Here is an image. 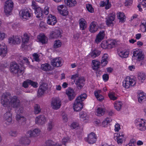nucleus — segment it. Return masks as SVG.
<instances>
[{
    "instance_id": "1",
    "label": "nucleus",
    "mask_w": 146,
    "mask_h": 146,
    "mask_svg": "<svg viewBox=\"0 0 146 146\" xmlns=\"http://www.w3.org/2000/svg\"><path fill=\"white\" fill-rule=\"evenodd\" d=\"M1 102L5 107L16 108L21 105V102L17 96L11 97V94L7 92L3 94L1 98Z\"/></svg>"
},
{
    "instance_id": "2",
    "label": "nucleus",
    "mask_w": 146,
    "mask_h": 146,
    "mask_svg": "<svg viewBox=\"0 0 146 146\" xmlns=\"http://www.w3.org/2000/svg\"><path fill=\"white\" fill-rule=\"evenodd\" d=\"M87 97V95L84 93L81 94L77 98L73 107L75 111H79L82 109L83 106V101Z\"/></svg>"
},
{
    "instance_id": "3",
    "label": "nucleus",
    "mask_w": 146,
    "mask_h": 146,
    "mask_svg": "<svg viewBox=\"0 0 146 146\" xmlns=\"http://www.w3.org/2000/svg\"><path fill=\"white\" fill-rule=\"evenodd\" d=\"M137 83L136 78L133 76H127L123 82V87L126 89H129L135 86Z\"/></svg>"
},
{
    "instance_id": "4",
    "label": "nucleus",
    "mask_w": 146,
    "mask_h": 146,
    "mask_svg": "<svg viewBox=\"0 0 146 146\" xmlns=\"http://www.w3.org/2000/svg\"><path fill=\"white\" fill-rule=\"evenodd\" d=\"M71 78L74 80V82L78 89H81L84 86L85 80L83 77L79 76L78 75H73Z\"/></svg>"
},
{
    "instance_id": "5",
    "label": "nucleus",
    "mask_w": 146,
    "mask_h": 146,
    "mask_svg": "<svg viewBox=\"0 0 146 146\" xmlns=\"http://www.w3.org/2000/svg\"><path fill=\"white\" fill-rule=\"evenodd\" d=\"M13 7V3L11 0L6 1L5 4L4 10L6 15L11 14Z\"/></svg>"
},
{
    "instance_id": "6",
    "label": "nucleus",
    "mask_w": 146,
    "mask_h": 146,
    "mask_svg": "<svg viewBox=\"0 0 146 146\" xmlns=\"http://www.w3.org/2000/svg\"><path fill=\"white\" fill-rule=\"evenodd\" d=\"M10 71L13 73L18 74H19L23 73V69L19 68L18 64L15 62H11L10 66Z\"/></svg>"
},
{
    "instance_id": "7",
    "label": "nucleus",
    "mask_w": 146,
    "mask_h": 146,
    "mask_svg": "<svg viewBox=\"0 0 146 146\" xmlns=\"http://www.w3.org/2000/svg\"><path fill=\"white\" fill-rule=\"evenodd\" d=\"M19 14L21 18L24 21L30 19L32 15L31 11H29L27 9L21 10Z\"/></svg>"
},
{
    "instance_id": "8",
    "label": "nucleus",
    "mask_w": 146,
    "mask_h": 146,
    "mask_svg": "<svg viewBox=\"0 0 146 146\" xmlns=\"http://www.w3.org/2000/svg\"><path fill=\"white\" fill-rule=\"evenodd\" d=\"M21 37L20 36H11L8 38V42L10 45L19 44L21 41Z\"/></svg>"
},
{
    "instance_id": "9",
    "label": "nucleus",
    "mask_w": 146,
    "mask_h": 146,
    "mask_svg": "<svg viewBox=\"0 0 146 146\" xmlns=\"http://www.w3.org/2000/svg\"><path fill=\"white\" fill-rule=\"evenodd\" d=\"M144 57V56L142 51L141 50H138L133 52L132 60H135L138 61H140L143 60Z\"/></svg>"
},
{
    "instance_id": "10",
    "label": "nucleus",
    "mask_w": 146,
    "mask_h": 146,
    "mask_svg": "<svg viewBox=\"0 0 146 146\" xmlns=\"http://www.w3.org/2000/svg\"><path fill=\"white\" fill-rule=\"evenodd\" d=\"M97 140L96 135L93 132H91L88 134V136L84 138L85 141L89 144H93L95 143Z\"/></svg>"
},
{
    "instance_id": "11",
    "label": "nucleus",
    "mask_w": 146,
    "mask_h": 146,
    "mask_svg": "<svg viewBox=\"0 0 146 146\" xmlns=\"http://www.w3.org/2000/svg\"><path fill=\"white\" fill-rule=\"evenodd\" d=\"M61 105V101L58 98H54L52 99L51 102V106L53 109L56 110L58 109Z\"/></svg>"
},
{
    "instance_id": "12",
    "label": "nucleus",
    "mask_w": 146,
    "mask_h": 146,
    "mask_svg": "<svg viewBox=\"0 0 146 146\" xmlns=\"http://www.w3.org/2000/svg\"><path fill=\"white\" fill-rule=\"evenodd\" d=\"M62 60L61 58H56L51 60V64L54 67L61 66L62 64Z\"/></svg>"
},
{
    "instance_id": "13",
    "label": "nucleus",
    "mask_w": 146,
    "mask_h": 146,
    "mask_svg": "<svg viewBox=\"0 0 146 146\" xmlns=\"http://www.w3.org/2000/svg\"><path fill=\"white\" fill-rule=\"evenodd\" d=\"M40 132L39 128H35L28 131L27 133V135L30 137H36L39 135Z\"/></svg>"
},
{
    "instance_id": "14",
    "label": "nucleus",
    "mask_w": 146,
    "mask_h": 146,
    "mask_svg": "<svg viewBox=\"0 0 146 146\" xmlns=\"http://www.w3.org/2000/svg\"><path fill=\"white\" fill-rule=\"evenodd\" d=\"M137 127L146 128V120L143 119L137 118L135 121Z\"/></svg>"
},
{
    "instance_id": "15",
    "label": "nucleus",
    "mask_w": 146,
    "mask_h": 146,
    "mask_svg": "<svg viewBox=\"0 0 146 146\" xmlns=\"http://www.w3.org/2000/svg\"><path fill=\"white\" fill-rule=\"evenodd\" d=\"M48 88V86L46 84H42L39 87L38 91L37 96L40 97L43 95Z\"/></svg>"
},
{
    "instance_id": "16",
    "label": "nucleus",
    "mask_w": 146,
    "mask_h": 146,
    "mask_svg": "<svg viewBox=\"0 0 146 146\" xmlns=\"http://www.w3.org/2000/svg\"><path fill=\"white\" fill-rule=\"evenodd\" d=\"M57 10L58 12L62 15L66 16L68 14L67 7L63 5H58L57 7Z\"/></svg>"
},
{
    "instance_id": "17",
    "label": "nucleus",
    "mask_w": 146,
    "mask_h": 146,
    "mask_svg": "<svg viewBox=\"0 0 146 146\" xmlns=\"http://www.w3.org/2000/svg\"><path fill=\"white\" fill-rule=\"evenodd\" d=\"M105 109L103 106H99L96 111V114L98 116H101L105 113Z\"/></svg>"
},
{
    "instance_id": "18",
    "label": "nucleus",
    "mask_w": 146,
    "mask_h": 146,
    "mask_svg": "<svg viewBox=\"0 0 146 146\" xmlns=\"http://www.w3.org/2000/svg\"><path fill=\"white\" fill-rule=\"evenodd\" d=\"M47 23L51 25H54L57 22L55 16L50 14L47 18Z\"/></svg>"
},
{
    "instance_id": "19",
    "label": "nucleus",
    "mask_w": 146,
    "mask_h": 146,
    "mask_svg": "<svg viewBox=\"0 0 146 146\" xmlns=\"http://www.w3.org/2000/svg\"><path fill=\"white\" fill-rule=\"evenodd\" d=\"M46 118L44 115H42L38 116L36 117L35 122L37 124H42L46 122Z\"/></svg>"
},
{
    "instance_id": "20",
    "label": "nucleus",
    "mask_w": 146,
    "mask_h": 146,
    "mask_svg": "<svg viewBox=\"0 0 146 146\" xmlns=\"http://www.w3.org/2000/svg\"><path fill=\"white\" fill-rule=\"evenodd\" d=\"M21 37L22 39V43L21 46L23 48H24L27 46V44L28 43L29 39V37L28 35L26 33L24 34L23 36Z\"/></svg>"
},
{
    "instance_id": "21",
    "label": "nucleus",
    "mask_w": 146,
    "mask_h": 146,
    "mask_svg": "<svg viewBox=\"0 0 146 146\" xmlns=\"http://www.w3.org/2000/svg\"><path fill=\"white\" fill-rule=\"evenodd\" d=\"M105 35L104 31H100L96 36L95 42L97 44L100 43L104 38Z\"/></svg>"
},
{
    "instance_id": "22",
    "label": "nucleus",
    "mask_w": 146,
    "mask_h": 146,
    "mask_svg": "<svg viewBox=\"0 0 146 146\" xmlns=\"http://www.w3.org/2000/svg\"><path fill=\"white\" fill-rule=\"evenodd\" d=\"M94 94L96 98L99 101L101 102L104 100V97L102 95V92L101 90L95 91Z\"/></svg>"
},
{
    "instance_id": "23",
    "label": "nucleus",
    "mask_w": 146,
    "mask_h": 146,
    "mask_svg": "<svg viewBox=\"0 0 146 146\" xmlns=\"http://www.w3.org/2000/svg\"><path fill=\"white\" fill-rule=\"evenodd\" d=\"M115 15L114 13L110 14L106 19V24L108 25H110L115 19Z\"/></svg>"
},
{
    "instance_id": "24",
    "label": "nucleus",
    "mask_w": 146,
    "mask_h": 146,
    "mask_svg": "<svg viewBox=\"0 0 146 146\" xmlns=\"http://www.w3.org/2000/svg\"><path fill=\"white\" fill-rule=\"evenodd\" d=\"M7 49L5 44H0V56L4 57L6 55L7 52Z\"/></svg>"
},
{
    "instance_id": "25",
    "label": "nucleus",
    "mask_w": 146,
    "mask_h": 146,
    "mask_svg": "<svg viewBox=\"0 0 146 146\" xmlns=\"http://www.w3.org/2000/svg\"><path fill=\"white\" fill-rule=\"evenodd\" d=\"M3 119L9 123L11 122L12 120V114L10 111L6 112L3 115Z\"/></svg>"
},
{
    "instance_id": "26",
    "label": "nucleus",
    "mask_w": 146,
    "mask_h": 146,
    "mask_svg": "<svg viewBox=\"0 0 146 146\" xmlns=\"http://www.w3.org/2000/svg\"><path fill=\"white\" fill-rule=\"evenodd\" d=\"M66 93L70 100L73 99L75 95L74 90L71 88H69L66 91Z\"/></svg>"
},
{
    "instance_id": "27",
    "label": "nucleus",
    "mask_w": 146,
    "mask_h": 146,
    "mask_svg": "<svg viewBox=\"0 0 146 146\" xmlns=\"http://www.w3.org/2000/svg\"><path fill=\"white\" fill-rule=\"evenodd\" d=\"M98 28V25L97 23L95 22H93L90 24V31L91 33H95L97 31Z\"/></svg>"
},
{
    "instance_id": "28",
    "label": "nucleus",
    "mask_w": 146,
    "mask_h": 146,
    "mask_svg": "<svg viewBox=\"0 0 146 146\" xmlns=\"http://www.w3.org/2000/svg\"><path fill=\"white\" fill-rule=\"evenodd\" d=\"M39 41L42 44L46 43L47 42V38L44 34H40L37 36Z\"/></svg>"
},
{
    "instance_id": "29",
    "label": "nucleus",
    "mask_w": 146,
    "mask_h": 146,
    "mask_svg": "<svg viewBox=\"0 0 146 146\" xmlns=\"http://www.w3.org/2000/svg\"><path fill=\"white\" fill-rule=\"evenodd\" d=\"M137 78L138 82L140 83L143 82L146 78V75L143 72H139L137 74Z\"/></svg>"
},
{
    "instance_id": "30",
    "label": "nucleus",
    "mask_w": 146,
    "mask_h": 146,
    "mask_svg": "<svg viewBox=\"0 0 146 146\" xmlns=\"http://www.w3.org/2000/svg\"><path fill=\"white\" fill-rule=\"evenodd\" d=\"M61 32L58 30H56L51 32L50 37L51 38H57L61 37Z\"/></svg>"
},
{
    "instance_id": "31",
    "label": "nucleus",
    "mask_w": 146,
    "mask_h": 146,
    "mask_svg": "<svg viewBox=\"0 0 146 146\" xmlns=\"http://www.w3.org/2000/svg\"><path fill=\"white\" fill-rule=\"evenodd\" d=\"M108 55L106 53L104 54L102 57L101 60V64L103 66H105L108 63Z\"/></svg>"
},
{
    "instance_id": "32",
    "label": "nucleus",
    "mask_w": 146,
    "mask_h": 146,
    "mask_svg": "<svg viewBox=\"0 0 146 146\" xmlns=\"http://www.w3.org/2000/svg\"><path fill=\"white\" fill-rule=\"evenodd\" d=\"M20 143L24 145H29L31 141L29 138L25 136L22 137L19 140Z\"/></svg>"
},
{
    "instance_id": "33",
    "label": "nucleus",
    "mask_w": 146,
    "mask_h": 146,
    "mask_svg": "<svg viewBox=\"0 0 146 146\" xmlns=\"http://www.w3.org/2000/svg\"><path fill=\"white\" fill-rule=\"evenodd\" d=\"M137 93L138 102L141 103L145 98V94L141 91H139Z\"/></svg>"
},
{
    "instance_id": "34",
    "label": "nucleus",
    "mask_w": 146,
    "mask_h": 146,
    "mask_svg": "<svg viewBox=\"0 0 146 146\" xmlns=\"http://www.w3.org/2000/svg\"><path fill=\"white\" fill-rule=\"evenodd\" d=\"M19 59L18 60H17L20 65L22 66L23 64V62L26 63L27 64H29V62L27 58L23 57L22 56H20Z\"/></svg>"
},
{
    "instance_id": "35",
    "label": "nucleus",
    "mask_w": 146,
    "mask_h": 146,
    "mask_svg": "<svg viewBox=\"0 0 146 146\" xmlns=\"http://www.w3.org/2000/svg\"><path fill=\"white\" fill-rule=\"evenodd\" d=\"M65 3L67 6L69 7H73L77 4L76 0H64Z\"/></svg>"
},
{
    "instance_id": "36",
    "label": "nucleus",
    "mask_w": 146,
    "mask_h": 146,
    "mask_svg": "<svg viewBox=\"0 0 146 146\" xmlns=\"http://www.w3.org/2000/svg\"><path fill=\"white\" fill-rule=\"evenodd\" d=\"M16 120L19 123H24L26 121V118L24 116L19 114H17L16 116Z\"/></svg>"
},
{
    "instance_id": "37",
    "label": "nucleus",
    "mask_w": 146,
    "mask_h": 146,
    "mask_svg": "<svg viewBox=\"0 0 146 146\" xmlns=\"http://www.w3.org/2000/svg\"><path fill=\"white\" fill-rule=\"evenodd\" d=\"M117 53L119 56L122 58L127 57L129 54L127 51L122 50L118 51Z\"/></svg>"
},
{
    "instance_id": "38",
    "label": "nucleus",
    "mask_w": 146,
    "mask_h": 146,
    "mask_svg": "<svg viewBox=\"0 0 146 146\" xmlns=\"http://www.w3.org/2000/svg\"><path fill=\"white\" fill-rule=\"evenodd\" d=\"M79 25L80 29L82 30H84L86 28L87 25L85 20L82 18L79 20Z\"/></svg>"
},
{
    "instance_id": "39",
    "label": "nucleus",
    "mask_w": 146,
    "mask_h": 146,
    "mask_svg": "<svg viewBox=\"0 0 146 146\" xmlns=\"http://www.w3.org/2000/svg\"><path fill=\"white\" fill-rule=\"evenodd\" d=\"M41 68L42 70L46 71H49L51 69L50 65L47 63L42 64Z\"/></svg>"
},
{
    "instance_id": "40",
    "label": "nucleus",
    "mask_w": 146,
    "mask_h": 146,
    "mask_svg": "<svg viewBox=\"0 0 146 146\" xmlns=\"http://www.w3.org/2000/svg\"><path fill=\"white\" fill-rule=\"evenodd\" d=\"M35 10V14L37 18H39L42 16L43 13L42 9L38 7Z\"/></svg>"
},
{
    "instance_id": "41",
    "label": "nucleus",
    "mask_w": 146,
    "mask_h": 146,
    "mask_svg": "<svg viewBox=\"0 0 146 146\" xmlns=\"http://www.w3.org/2000/svg\"><path fill=\"white\" fill-rule=\"evenodd\" d=\"M101 52L100 51L97 50H95L93 51L89 55V56L91 57L92 58H94L96 57L99 56Z\"/></svg>"
},
{
    "instance_id": "42",
    "label": "nucleus",
    "mask_w": 146,
    "mask_h": 146,
    "mask_svg": "<svg viewBox=\"0 0 146 146\" xmlns=\"http://www.w3.org/2000/svg\"><path fill=\"white\" fill-rule=\"evenodd\" d=\"M100 5L102 7L105 6V8L106 9H109L111 7V4L109 2V0H106L105 1L102 2Z\"/></svg>"
},
{
    "instance_id": "43",
    "label": "nucleus",
    "mask_w": 146,
    "mask_h": 146,
    "mask_svg": "<svg viewBox=\"0 0 146 146\" xmlns=\"http://www.w3.org/2000/svg\"><path fill=\"white\" fill-rule=\"evenodd\" d=\"M117 17L119 19L120 22H123L125 21V17L124 14L123 13L119 12L117 13Z\"/></svg>"
},
{
    "instance_id": "44",
    "label": "nucleus",
    "mask_w": 146,
    "mask_h": 146,
    "mask_svg": "<svg viewBox=\"0 0 146 146\" xmlns=\"http://www.w3.org/2000/svg\"><path fill=\"white\" fill-rule=\"evenodd\" d=\"M122 103L120 101H116L114 103V108L117 111H119L121 109L122 105Z\"/></svg>"
},
{
    "instance_id": "45",
    "label": "nucleus",
    "mask_w": 146,
    "mask_h": 146,
    "mask_svg": "<svg viewBox=\"0 0 146 146\" xmlns=\"http://www.w3.org/2000/svg\"><path fill=\"white\" fill-rule=\"evenodd\" d=\"M140 27V30L142 32H146V20H142Z\"/></svg>"
},
{
    "instance_id": "46",
    "label": "nucleus",
    "mask_w": 146,
    "mask_h": 146,
    "mask_svg": "<svg viewBox=\"0 0 146 146\" xmlns=\"http://www.w3.org/2000/svg\"><path fill=\"white\" fill-rule=\"evenodd\" d=\"M93 65V69L96 70L98 68L100 65V62L96 60H94L92 61Z\"/></svg>"
},
{
    "instance_id": "47",
    "label": "nucleus",
    "mask_w": 146,
    "mask_h": 146,
    "mask_svg": "<svg viewBox=\"0 0 146 146\" xmlns=\"http://www.w3.org/2000/svg\"><path fill=\"white\" fill-rule=\"evenodd\" d=\"M108 44V49H111L114 47L116 42L113 40H107Z\"/></svg>"
},
{
    "instance_id": "48",
    "label": "nucleus",
    "mask_w": 146,
    "mask_h": 146,
    "mask_svg": "<svg viewBox=\"0 0 146 146\" xmlns=\"http://www.w3.org/2000/svg\"><path fill=\"white\" fill-rule=\"evenodd\" d=\"M115 140L117 141L118 144L121 145L124 140V137L122 136H117L115 137Z\"/></svg>"
},
{
    "instance_id": "49",
    "label": "nucleus",
    "mask_w": 146,
    "mask_h": 146,
    "mask_svg": "<svg viewBox=\"0 0 146 146\" xmlns=\"http://www.w3.org/2000/svg\"><path fill=\"white\" fill-rule=\"evenodd\" d=\"M62 45V42L59 40H55L54 43L53 47L56 48L60 47Z\"/></svg>"
},
{
    "instance_id": "50",
    "label": "nucleus",
    "mask_w": 146,
    "mask_h": 146,
    "mask_svg": "<svg viewBox=\"0 0 146 146\" xmlns=\"http://www.w3.org/2000/svg\"><path fill=\"white\" fill-rule=\"evenodd\" d=\"M108 96L110 99L113 100H115L117 98V97L115 93L111 92L108 94Z\"/></svg>"
},
{
    "instance_id": "51",
    "label": "nucleus",
    "mask_w": 146,
    "mask_h": 146,
    "mask_svg": "<svg viewBox=\"0 0 146 146\" xmlns=\"http://www.w3.org/2000/svg\"><path fill=\"white\" fill-rule=\"evenodd\" d=\"M41 109L39 105L36 104L34 107V112L35 114H38L40 112Z\"/></svg>"
},
{
    "instance_id": "52",
    "label": "nucleus",
    "mask_w": 146,
    "mask_h": 146,
    "mask_svg": "<svg viewBox=\"0 0 146 146\" xmlns=\"http://www.w3.org/2000/svg\"><path fill=\"white\" fill-rule=\"evenodd\" d=\"M70 141V138L69 137H65L62 140V143L63 144L66 145L67 143L69 142Z\"/></svg>"
},
{
    "instance_id": "53",
    "label": "nucleus",
    "mask_w": 146,
    "mask_h": 146,
    "mask_svg": "<svg viewBox=\"0 0 146 146\" xmlns=\"http://www.w3.org/2000/svg\"><path fill=\"white\" fill-rule=\"evenodd\" d=\"M86 8L88 11L90 13H92L94 11V9L92 7V5L90 4H87Z\"/></svg>"
},
{
    "instance_id": "54",
    "label": "nucleus",
    "mask_w": 146,
    "mask_h": 146,
    "mask_svg": "<svg viewBox=\"0 0 146 146\" xmlns=\"http://www.w3.org/2000/svg\"><path fill=\"white\" fill-rule=\"evenodd\" d=\"M101 46L103 48L105 49H108L107 40L103 41L101 44Z\"/></svg>"
},
{
    "instance_id": "55",
    "label": "nucleus",
    "mask_w": 146,
    "mask_h": 146,
    "mask_svg": "<svg viewBox=\"0 0 146 146\" xmlns=\"http://www.w3.org/2000/svg\"><path fill=\"white\" fill-rule=\"evenodd\" d=\"M28 82L29 83V84L31 85L34 88H37L38 87V84L36 82H34L30 80H28Z\"/></svg>"
},
{
    "instance_id": "56",
    "label": "nucleus",
    "mask_w": 146,
    "mask_h": 146,
    "mask_svg": "<svg viewBox=\"0 0 146 146\" xmlns=\"http://www.w3.org/2000/svg\"><path fill=\"white\" fill-rule=\"evenodd\" d=\"M6 36L7 35L4 33L0 31V41L3 40Z\"/></svg>"
},
{
    "instance_id": "57",
    "label": "nucleus",
    "mask_w": 146,
    "mask_h": 146,
    "mask_svg": "<svg viewBox=\"0 0 146 146\" xmlns=\"http://www.w3.org/2000/svg\"><path fill=\"white\" fill-rule=\"evenodd\" d=\"M53 142L51 140H48L45 142L44 146H53Z\"/></svg>"
},
{
    "instance_id": "58",
    "label": "nucleus",
    "mask_w": 146,
    "mask_h": 146,
    "mask_svg": "<svg viewBox=\"0 0 146 146\" xmlns=\"http://www.w3.org/2000/svg\"><path fill=\"white\" fill-rule=\"evenodd\" d=\"M87 115L86 113L84 112L81 113L80 115V118L82 119L83 120H84L87 118Z\"/></svg>"
},
{
    "instance_id": "59",
    "label": "nucleus",
    "mask_w": 146,
    "mask_h": 146,
    "mask_svg": "<svg viewBox=\"0 0 146 146\" xmlns=\"http://www.w3.org/2000/svg\"><path fill=\"white\" fill-rule=\"evenodd\" d=\"M9 134L11 136L15 137L17 135V132L16 131L11 130L9 132Z\"/></svg>"
},
{
    "instance_id": "60",
    "label": "nucleus",
    "mask_w": 146,
    "mask_h": 146,
    "mask_svg": "<svg viewBox=\"0 0 146 146\" xmlns=\"http://www.w3.org/2000/svg\"><path fill=\"white\" fill-rule=\"evenodd\" d=\"M33 57L35 61L37 62L39 61L40 59L39 58V56L37 53H34L33 54Z\"/></svg>"
},
{
    "instance_id": "61",
    "label": "nucleus",
    "mask_w": 146,
    "mask_h": 146,
    "mask_svg": "<svg viewBox=\"0 0 146 146\" xmlns=\"http://www.w3.org/2000/svg\"><path fill=\"white\" fill-rule=\"evenodd\" d=\"M32 7L33 9H35L36 8L39 7L36 4V2L33 1L32 2Z\"/></svg>"
},
{
    "instance_id": "62",
    "label": "nucleus",
    "mask_w": 146,
    "mask_h": 146,
    "mask_svg": "<svg viewBox=\"0 0 146 146\" xmlns=\"http://www.w3.org/2000/svg\"><path fill=\"white\" fill-rule=\"evenodd\" d=\"M79 127V124L76 122H73L70 125V127H72V128H76Z\"/></svg>"
},
{
    "instance_id": "63",
    "label": "nucleus",
    "mask_w": 146,
    "mask_h": 146,
    "mask_svg": "<svg viewBox=\"0 0 146 146\" xmlns=\"http://www.w3.org/2000/svg\"><path fill=\"white\" fill-rule=\"evenodd\" d=\"M55 123L53 121H50L48 123V128H52L55 127Z\"/></svg>"
},
{
    "instance_id": "64",
    "label": "nucleus",
    "mask_w": 146,
    "mask_h": 146,
    "mask_svg": "<svg viewBox=\"0 0 146 146\" xmlns=\"http://www.w3.org/2000/svg\"><path fill=\"white\" fill-rule=\"evenodd\" d=\"M138 1L140 4L143 6H146V0H138Z\"/></svg>"
}]
</instances>
